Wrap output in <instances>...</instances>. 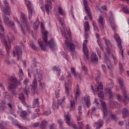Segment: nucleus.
Segmentation results:
<instances>
[{
	"mask_svg": "<svg viewBox=\"0 0 129 129\" xmlns=\"http://www.w3.org/2000/svg\"><path fill=\"white\" fill-rule=\"evenodd\" d=\"M101 104L102 106V111L103 113L104 114L103 117L105 118V119H106L107 120H108L109 119H110V118L111 119L114 120V121H116L118 118L115 115H113L111 114V113H108L107 111V108L106 107V103H105V102L103 101L102 100H100Z\"/></svg>",
	"mask_w": 129,
	"mask_h": 129,
	"instance_id": "f257e3e1",
	"label": "nucleus"
},
{
	"mask_svg": "<svg viewBox=\"0 0 129 129\" xmlns=\"http://www.w3.org/2000/svg\"><path fill=\"white\" fill-rule=\"evenodd\" d=\"M10 81H11L12 84L10 83L8 86L9 91L12 92L13 95H18V93L16 89H17V86L18 85H21V81H18L17 78H12L11 79H9Z\"/></svg>",
	"mask_w": 129,
	"mask_h": 129,
	"instance_id": "f03ea898",
	"label": "nucleus"
},
{
	"mask_svg": "<svg viewBox=\"0 0 129 129\" xmlns=\"http://www.w3.org/2000/svg\"><path fill=\"white\" fill-rule=\"evenodd\" d=\"M37 77H35L32 85V89H30V86H26L24 89V93L26 95H29V93L31 95H35L36 94V91L37 90Z\"/></svg>",
	"mask_w": 129,
	"mask_h": 129,
	"instance_id": "7ed1b4c3",
	"label": "nucleus"
},
{
	"mask_svg": "<svg viewBox=\"0 0 129 129\" xmlns=\"http://www.w3.org/2000/svg\"><path fill=\"white\" fill-rule=\"evenodd\" d=\"M48 34H49V32H48V31H45V30L43 31L42 32L43 41L45 42L46 46H49V47L51 50H54V48H55V46H56V44H55V42L54 41V38H52L48 41Z\"/></svg>",
	"mask_w": 129,
	"mask_h": 129,
	"instance_id": "20e7f679",
	"label": "nucleus"
},
{
	"mask_svg": "<svg viewBox=\"0 0 129 129\" xmlns=\"http://www.w3.org/2000/svg\"><path fill=\"white\" fill-rule=\"evenodd\" d=\"M64 50L66 52H69V51H73L74 50L75 46L73 43L68 41V37H66L65 40V45L64 46Z\"/></svg>",
	"mask_w": 129,
	"mask_h": 129,
	"instance_id": "39448f33",
	"label": "nucleus"
},
{
	"mask_svg": "<svg viewBox=\"0 0 129 129\" xmlns=\"http://www.w3.org/2000/svg\"><path fill=\"white\" fill-rule=\"evenodd\" d=\"M36 74L38 75L37 80L39 83V85L41 89H44L45 88V83H42V79L43 77L42 76V71L39 69H36Z\"/></svg>",
	"mask_w": 129,
	"mask_h": 129,
	"instance_id": "423d86ee",
	"label": "nucleus"
},
{
	"mask_svg": "<svg viewBox=\"0 0 129 129\" xmlns=\"http://www.w3.org/2000/svg\"><path fill=\"white\" fill-rule=\"evenodd\" d=\"M83 5L85 8V12L87 14L88 17H89V19H90V21H92V15L91 14V12H90V9L88 7V5L87 4V0H83Z\"/></svg>",
	"mask_w": 129,
	"mask_h": 129,
	"instance_id": "0eeeda50",
	"label": "nucleus"
},
{
	"mask_svg": "<svg viewBox=\"0 0 129 129\" xmlns=\"http://www.w3.org/2000/svg\"><path fill=\"white\" fill-rule=\"evenodd\" d=\"M114 38L117 43V46L121 51V55L122 57H123V50H122V46L121 45V39L117 34H115Z\"/></svg>",
	"mask_w": 129,
	"mask_h": 129,
	"instance_id": "6e6552de",
	"label": "nucleus"
},
{
	"mask_svg": "<svg viewBox=\"0 0 129 129\" xmlns=\"http://www.w3.org/2000/svg\"><path fill=\"white\" fill-rule=\"evenodd\" d=\"M87 40H85L84 41L83 44V50L85 56L87 57V60H89V52H88V50H87Z\"/></svg>",
	"mask_w": 129,
	"mask_h": 129,
	"instance_id": "1a4fd4ad",
	"label": "nucleus"
},
{
	"mask_svg": "<svg viewBox=\"0 0 129 129\" xmlns=\"http://www.w3.org/2000/svg\"><path fill=\"white\" fill-rule=\"evenodd\" d=\"M26 5L28 9L29 19L31 20V19H32V15L33 14V12H34V9L32 7V4H31L30 1H28Z\"/></svg>",
	"mask_w": 129,
	"mask_h": 129,
	"instance_id": "9d476101",
	"label": "nucleus"
},
{
	"mask_svg": "<svg viewBox=\"0 0 129 129\" xmlns=\"http://www.w3.org/2000/svg\"><path fill=\"white\" fill-rule=\"evenodd\" d=\"M5 6L6 9L5 7H3L1 8V11L3 12V13H4L5 15H6L7 16H10V14L9 11L11 10V7H10L9 3H8L7 4H5Z\"/></svg>",
	"mask_w": 129,
	"mask_h": 129,
	"instance_id": "9b49d317",
	"label": "nucleus"
},
{
	"mask_svg": "<svg viewBox=\"0 0 129 129\" xmlns=\"http://www.w3.org/2000/svg\"><path fill=\"white\" fill-rule=\"evenodd\" d=\"M21 22L22 23V24H23V25H25L27 30L30 32V27L29 26V24H28V23H27V20H26V17H25V15H22L21 16Z\"/></svg>",
	"mask_w": 129,
	"mask_h": 129,
	"instance_id": "f8f14e48",
	"label": "nucleus"
},
{
	"mask_svg": "<svg viewBox=\"0 0 129 129\" xmlns=\"http://www.w3.org/2000/svg\"><path fill=\"white\" fill-rule=\"evenodd\" d=\"M72 83H71V81L70 80H68L67 82H66V91H67V93H69L70 91L71 90V88H72Z\"/></svg>",
	"mask_w": 129,
	"mask_h": 129,
	"instance_id": "ddd939ff",
	"label": "nucleus"
},
{
	"mask_svg": "<svg viewBox=\"0 0 129 129\" xmlns=\"http://www.w3.org/2000/svg\"><path fill=\"white\" fill-rule=\"evenodd\" d=\"M18 99L22 102L23 104L24 105H27V103H26V99L25 98V95L23 93H20L18 94Z\"/></svg>",
	"mask_w": 129,
	"mask_h": 129,
	"instance_id": "4468645a",
	"label": "nucleus"
},
{
	"mask_svg": "<svg viewBox=\"0 0 129 129\" xmlns=\"http://www.w3.org/2000/svg\"><path fill=\"white\" fill-rule=\"evenodd\" d=\"M51 0H46L48 4L45 5V9L47 14H49V10L52 9V3L51 2Z\"/></svg>",
	"mask_w": 129,
	"mask_h": 129,
	"instance_id": "2eb2a0df",
	"label": "nucleus"
},
{
	"mask_svg": "<svg viewBox=\"0 0 129 129\" xmlns=\"http://www.w3.org/2000/svg\"><path fill=\"white\" fill-rule=\"evenodd\" d=\"M123 118L127 117L129 115V111L126 108H124L121 110Z\"/></svg>",
	"mask_w": 129,
	"mask_h": 129,
	"instance_id": "dca6fc26",
	"label": "nucleus"
},
{
	"mask_svg": "<svg viewBox=\"0 0 129 129\" xmlns=\"http://www.w3.org/2000/svg\"><path fill=\"white\" fill-rule=\"evenodd\" d=\"M20 116L24 120H28V121H30V119H29V118H28V114H27V112H26V111H21V112L20 113Z\"/></svg>",
	"mask_w": 129,
	"mask_h": 129,
	"instance_id": "f3484780",
	"label": "nucleus"
},
{
	"mask_svg": "<svg viewBox=\"0 0 129 129\" xmlns=\"http://www.w3.org/2000/svg\"><path fill=\"white\" fill-rule=\"evenodd\" d=\"M91 58V62L93 63V64H95L97 62V61H98V57H97V55L96 54H92L91 56H90Z\"/></svg>",
	"mask_w": 129,
	"mask_h": 129,
	"instance_id": "a211bd4d",
	"label": "nucleus"
},
{
	"mask_svg": "<svg viewBox=\"0 0 129 129\" xmlns=\"http://www.w3.org/2000/svg\"><path fill=\"white\" fill-rule=\"evenodd\" d=\"M102 125H103V121L101 120V119H99L98 122L94 123V126L95 127L97 126L96 129H100Z\"/></svg>",
	"mask_w": 129,
	"mask_h": 129,
	"instance_id": "6ab92c4d",
	"label": "nucleus"
},
{
	"mask_svg": "<svg viewBox=\"0 0 129 129\" xmlns=\"http://www.w3.org/2000/svg\"><path fill=\"white\" fill-rule=\"evenodd\" d=\"M3 43L6 47L7 53L9 55V54H10V49H11V46L8 44V42L7 41V39L6 38L4 39Z\"/></svg>",
	"mask_w": 129,
	"mask_h": 129,
	"instance_id": "aec40b11",
	"label": "nucleus"
},
{
	"mask_svg": "<svg viewBox=\"0 0 129 129\" xmlns=\"http://www.w3.org/2000/svg\"><path fill=\"white\" fill-rule=\"evenodd\" d=\"M123 95L124 96V99L123 100V102L124 104V105H127V103H128L129 101V98L127 97V94L125 93L124 94H123Z\"/></svg>",
	"mask_w": 129,
	"mask_h": 129,
	"instance_id": "412c9836",
	"label": "nucleus"
},
{
	"mask_svg": "<svg viewBox=\"0 0 129 129\" xmlns=\"http://www.w3.org/2000/svg\"><path fill=\"white\" fill-rule=\"evenodd\" d=\"M38 44L39 45L41 49L43 50V51H47L46 46L43 45V41H42L41 39H38Z\"/></svg>",
	"mask_w": 129,
	"mask_h": 129,
	"instance_id": "4be33fe9",
	"label": "nucleus"
},
{
	"mask_svg": "<svg viewBox=\"0 0 129 129\" xmlns=\"http://www.w3.org/2000/svg\"><path fill=\"white\" fill-rule=\"evenodd\" d=\"M15 51L17 56H18L19 57H20V56H22V48H21V47H16Z\"/></svg>",
	"mask_w": 129,
	"mask_h": 129,
	"instance_id": "5701e85b",
	"label": "nucleus"
},
{
	"mask_svg": "<svg viewBox=\"0 0 129 129\" xmlns=\"http://www.w3.org/2000/svg\"><path fill=\"white\" fill-rule=\"evenodd\" d=\"M75 101L74 99H72L71 100V106H70V110L71 111H73V110H75Z\"/></svg>",
	"mask_w": 129,
	"mask_h": 129,
	"instance_id": "b1692460",
	"label": "nucleus"
},
{
	"mask_svg": "<svg viewBox=\"0 0 129 129\" xmlns=\"http://www.w3.org/2000/svg\"><path fill=\"white\" fill-rule=\"evenodd\" d=\"M84 100L87 106L89 107V106H90V97L88 96H86L84 98Z\"/></svg>",
	"mask_w": 129,
	"mask_h": 129,
	"instance_id": "393cba45",
	"label": "nucleus"
},
{
	"mask_svg": "<svg viewBox=\"0 0 129 129\" xmlns=\"http://www.w3.org/2000/svg\"><path fill=\"white\" fill-rule=\"evenodd\" d=\"M85 33L89 31L90 30V26L88 22H85L84 23Z\"/></svg>",
	"mask_w": 129,
	"mask_h": 129,
	"instance_id": "a878e982",
	"label": "nucleus"
},
{
	"mask_svg": "<svg viewBox=\"0 0 129 129\" xmlns=\"http://www.w3.org/2000/svg\"><path fill=\"white\" fill-rule=\"evenodd\" d=\"M64 120L69 126H71V122L70 121V117H69V115H67L64 116Z\"/></svg>",
	"mask_w": 129,
	"mask_h": 129,
	"instance_id": "bb28decb",
	"label": "nucleus"
},
{
	"mask_svg": "<svg viewBox=\"0 0 129 129\" xmlns=\"http://www.w3.org/2000/svg\"><path fill=\"white\" fill-rule=\"evenodd\" d=\"M14 20L15 22H16V23H17L18 25L20 26V28L22 30V33L23 34H24V35H25V32L24 31V29H23V26H22V25H21V23L19 22V20H18V19L17 18H14Z\"/></svg>",
	"mask_w": 129,
	"mask_h": 129,
	"instance_id": "cd10ccee",
	"label": "nucleus"
},
{
	"mask_svg": "<svg viewBox=\"0 0 129 129\" xmlns=\"http://www.w3.org/2000/svg\"><path fill=\"white\" fill-rule=\"evenodd\" d=\"M104 39L107 47H112V45H111V43H110V41L108 39L106 38H104Z\"/></svg>",
	"mask_w": 129,
	"mask_h": 129,
	"instance_id": "c85d7f7f",
	"label": "nucleus"
},
{
	"mask_svg": "<svg viewBox=\"0 0 129 129\" xmlns=\"http://www.w3.org/2000/svg\"><path fill=\"white\" fill-rule=\"evenodd\" d=\"M40 125V122H36L35 123H32L30 125V127H33V128H35V127H38Z\"/></svg>",
	"mask_w": 129,
	"mask_h": 129,
	"instance_id": "c756f323",
	"label": "nucleus"
},
{
	"mask_svg": "<svg viewBox=\"0 0 129 129\" xmlns=\"http://www.w3.org/2000/svg\"><path fill=\"white\" fill-rule=\"evenodd\" d=\"M33 107H35L36 106L37 107H40V106H39V100L38 99H35L33 101Z\"/></svg>",
	"mask_w": 129,
	"mask_h": 129,
	"instance_id": "7c9ffc66",
	"label": "nucleus"
},
{
	"mask_svg": "<svg viewBox=\"0 0 129 129\" xmlns=\"http://www.w3.org/2000/svg\"><path fill=\"white\" fill-rule=\"evenodd\" d=\"M98 22L99 24H100L101 26L103 27L104 26V22H103V17L102 16H100L99 18V20L98 21Z\"/></svg>",
	"mask_w": 129,
	"mask_h": 129,
	"instance_id": "2f4dec72",
	"label": "nucleus"
},
{
	"mask_svg": "<svg viewBox=\"0 0 129 129\" xmlns=\"http://www.w3.org/2000/svg\"><path fill=\"white\" fill-rule=\"evenodd\" d=\"M46 125H47V121H46V120H44L43 121H41V122L40 123V128H44V127H45V126H46Z\"/></svg>",
	"mask_w": 129,
	"mask_h": 129,
	"instance_id": "473e14b6",
	"label": "nucleus"
},
{
	"mask_svg": "<svg viewBox=\"0 0 129 129\" xmlns=\"http://www.w3.org/2000/svg\"><path fill=\"white\" fill-rule=\"evenodd\" d=\"M105 92H106V93H108L110 97H112V91H111L110 89L106 88L105 89Z\"/></svg>",
	"mask_w": 129,
	"mask_h": 129,
	"instance_id": "72a5a7b5",
	"label": "nucleus"
},
{
	"mask_svg": "<svg viewBox=\"0 0 129 129\" xmlns=\"http://www.w3.org/2000/svg\"><path fill=\"white\" fill-rule=\"evenodd\" d=\"M120 88L121 90H122V94H124L125 93H126V91H125V87H124V85H122V86H120Z\"/></svg>",
	"mask_w": 129,
	"mask_h": 129,
	"instance_id": "f704fd0d",
	"label": "nucleus"
},
{
	"mask_svg": "<svg viewBox=\"0 0 129 129\" xmlns=\"http://www.w3.org/2000/svg\"><path fill=\"white\" fill-rule=\"evenodd\" d=\"M52 70H53V71H56L57 73H58L59 74H60V73H61V70H60V69H58V68H57V67H54L52 68Z\"/></svg>",
	"mask_w": 129,
	"mask_h": 129,
	"instance_id": "c9c22d12",
	"label": "nucleus"
},
{
	"mask_svg": "<svg viewBox=\"0 0 129 129\" xmlns=\"http://www.w3.org/2000/svg\"><path fill=\"white\" fill-rule=\"evenodd\" d=\"M58 12H59L60 15H61V16H64V15H65L64 11H63V10H62V8H61V7H58Z\"/></svg>",
	"mask_w": 129,
	"mask_h": 129,
	"instance_id": "e433bc0d",
	"label": "nucleus"
},
{
	"mask_svg": "<svg viewBox=\"0 0 129 129\" xmlns=\"http://www.w3.org/2000/svg\"><path fill=\"white\" fill-rule=\"evenodd\" d=\"M51 114V109L48 108L47 109V111H46L45 113H43L44 115H46V116H48V115H49Z\"/></svg>",
	"mask_w": 129,
	"mask_h": 129,
	"instance_id": "4c0bfd02",
	"label": "nucleus"
},
{
	"mask_svg": "<svg viewBox=\"0 0 129 129\" xmlns=\"http://www.w3.org/2000/svg\"><path fill=\"white\" fill-rule=\"evenodd\" d=\"M39 116L40 114L39 113H34L32 115V119H35V118L38 117Z\"/></svg>",
	"mask_w": 129,
	"mask_h": 129,
	"instance_id": "58836bf2",
	"label": "nucleus"
},
{
	"mask_svg": "<svg viewBox=\"0 0 129 129\" xmlns=\"http://www.w3.org/2000/svg\"><path fill=\"white\" fill-rule=\"evenodd\" d=\"M10 114H12V115L15 116V117L17 116L15 114V110L14 109V108H12V109H10Z\"/></svg>",
	"mask_w": 129,
	"mask_h": 129,
	"instance_id": "ea45409f",
	"label": "nucleus"
},
{
	"mask_svg": "<svg viewBox=\"0 0 129 129\" xmlns=\"http://www.w3.org/2000/svg\"><path fill=\"white\" fill-rule=\"evenodd\" d=\"M82 69H83V70L84 71H85V74L86 75L87 74V72H88V70H87V68L85 66H82Z\"/></svg>",
	"mask_w": 129,
	"mask_h": 129,
	"instance_id": "a19ab883",
	"label": "nucleus"
},
{
	"mask_svg": "<svg viewBox=\"0 0 129 129\" xmlns=\"http://www.w3.org/2000/svg\"><path fill=\"white\" fill-rule=\"evenodd\" d=\"M63 103V100L62 99H59L57 101V108H59V105H61V104H62V103Z\"/></svg>",
	"mask_w": 129,
	"mask_h": 129,
	"instance_id": "79ce46f5",
	"label": "nucleus"
},
{
	"mask_svg": "<svg viewBox=\"0 0 129 129\" xmlns=\"http://www.w3.org/2000/svg\"><path fill=\"white\" fill-rule=\"evenodd\" d=\"M15 26V23L12 21L9 22V27L11 28V29H14V27Z\"/></svg>",
	"mask_w": 129,
	"mask_h": 129,
	"instance_id": "37998d69",
	"label": "nucleus"
},
{
	"mask_svg": "<svg viewBox=\"0 0 129 129\" xmlns=\"http://www.w3.org/2000/svg\"><path fill=\"white\" fill-rule=\"evenodd\" d=\"M119 71L121 72L123 71V68L122 67V64L120 63V62H119Z\"/></svg>",
	"mask_w": 129,
	"mask_h": 129,
	"instance_id": "c03bdc74",
	"label": "nucleus"
},
{
	"mask_svg": "<svg viewBox=\"0 0 129 129\" xmlns=\"http://www.w3.org/2000/svg\"><path fill=\"white\" fill-rule=\"evenodd\" d=\"M6 106L5 105H1L0 106V111H5Z\"/></svg>",
	"mask_w": 129,
	"mask_h": 129,
	"instance_id": "a18cd8bd",
	"label": "nucleus"
},
{
	"mask_svg": "<svg viewBox=\"0 0 129 129\" xmlns=\"http://www.w3.org/2000/svg\"><path fill=\"white\" fill-rule=\"evenodd\" d=\"M73 75L75 78H78V79H80V75L79 74L76 73Z\"/></svg>",
	"mask_w": 129,
	"mask_h": 129,
	"instance_id": "49530a36",
	"label": "nucleus"
},
{
	"mask_svg": "<svg viewBox=\"0 0 129 129\" xmlns=\"http://www.w3.org/2000/svg\"><path fill=\"white\" fill-rule=\"evenodd\" d=\"M102 88H103V87L101 85H100V84H98V87H97V89H96V91H97L98 92V91H99V90L101 89H102Z\"/></svg>",
	"mask_w": 129,
	"mask_h": 129,
	"instance_id": "de8ad7c7",
	"label": "nucleus"
},
{
	"mask_svg": "<svg viewBox=\"0 0 129 129\" xmlns=\"http://www.w3.org/2000/svg\"><path fill=\"white\" fill-rule=\"evenodd\" d=\"M117 99L120 102H121V101H122V98H121V96L119 95H117Z\"/></svg>",
	"mask_w": 129,
	"mask_h": 129,
	"instance_id": "09e8293b",
	"label": "nucleus"
},
{
	"mask_svg": "<svg viewBox=\"0 0 129 129\" xmlns=\"http://www.w3.org/2000/svg\"><path fill=\"white\" fill-rule=\"evenodd\" d=\"M16 125L20 129H27V127L22 126L21 124L18 123L16 124Z\"/></svg>",
	"mask_w": 129,
	"mask_h": 129,
	"instance_id": "8fccbe9b",
	"label": "nucleus"
},
{
	"mask_svg": "<svg viewBox=\"0 0 129 129\" xmlns=\"http://www.w3.org/2000/svg\"><path fill=\"white\" fill-rule=\"evenodd\" d=\"M122 11L123 12V13H124V14H128V10H127L126 8H125V7H124L122 8Z\"/></svg>",
	"mask_w": 129,
	"mask_h": 129,
	"instance_id": "3c124183",
	"label": "nucleus"
},
{
	"mask_svg": "<svg viewBox=\"0 0 129 129\" xmlns=\"http://www.w3.org/2000/svg\"><path fill=\"white\" fill-rule=\"evenodd\" d=\"M113 59L114 60V63L115 65H116V64H117V57L114 56H113Z\"/></svg>",
	"mask_w": 129,
	"mask_h": 129,
	"instance_id": "603ef678",
	"label": "nucleus"
},
{
	"mask_svg": "<svg viewBox=\"0 0 129 129\" xmlns=\"http://www.w3.org/2000/svg\"><path fill=\"white\" fill-rule=\"evenodd\" d=\"M78 123L79 124V129H81L83 127V123L82 122H78Z\"/></svg>",
	"mask_w": 129,
	"mask_h": 129,
	"instance_id": "864d4df0",
	"label": "nucleus"
},
{
	"mask_svg": "<svg viewBox=\"0 0 129 129\" xmlns=\"http://www.w3.org/2000/svg\"><path fill=\"white\" fill-rule=\"evenodd\" d=\"M101 67L102 70H103V72H104V73H105V72H106V67L104 64H102Z\"/></svg>",
	"mask_w": 129,
	"mask_h": 129,
	"instance_id": "5fc2aeb1",
	"label": "nucleus"
},
{
	"mask_svg": "<svg viewBox=\"0 0 129 129\" xmlns=\"http://www.w3.org/2000/svg\"><path fill=\"white\" fill-rule=\"evenodd\" d=\"M30 47H31L32 49H33V50H37V46H36V45L33 44H31Z\"/></svg>",
	"mask_w": 129,
	"mask_h": 129,
	"instance_id": "6e6d98bb",
	"label": "nucleus"
},
{
	"mask_svg": "<svg viewBox=\"0 0 129 129\" xmlns=\"http://www.w3.org/2000/svg\"><path fill=\"white\" fill-rule=\"evenodd\" d=\"M60 92V90H57L56 91H55V95H56V97H57V98H58L59 94V93Z\"/></svg>",
	"mask_w": 129,
	"mask_h": 129,
	"instance_id": "4d7b16f0",
	"label": "nucleus"
},
{
	"mask_svg": "<svg viewBox=\"0 0 129 129\" xmlns=\"http://www.w3.org/2000/svg\"><path fill=\"white\" fill-rule=\"evenodd\" d=\"M61 54L62 55V56H63V58H66V59H67V60H68V59H67V54H66V53L64 52H61Z\"/></svg>",
	"mask_w": 129,
	"mask_h": 129,
	"instance_id": "13d9d810",
	"label": "nucleus"
},
{
	"mask_svg": "<svg viewBox=\"0 0 129 129\" xmlns=\"http://www.w3.org/2000/svg\"><path fill=\"white\" fill-rule=\"evenodd\" d=\"M104 60L106 62H107V61H109V58L108 57V56L106 54H105V55H104Z\"/></svg>",
	"mask_w": 129,
	"mask_h": 129,
	"instance_id": "bf43d9fd",
	"label": "nucleus"
},
{
	"mask_svg": "<svg viewBox=\"0 0 129 129\" xmlns=\"http://www.w3.org/2000/svg\"><path fill=\"white\" fill-rule=\"evenodd\" d=\"M58 78L60 80H64V77L62 75H60V74H58Z\"/></svg>",
	"mask_w": 129,
	"mask_h": 129,
	"instance_id": "052dcab7",
	"label": "nucleus"
},
{
	"mask_svg": "<svg viewBox=\"0 0 129 129\" xmlns=\"http://www.w3.org/2000/svg\"><path fill=\"white\" fill-rule=\"evenodd\" d=\"M71 72H72V74H73V75L76 73V72H75V69H74V68H71Z\"/></svg>",
	"mask_w": 129,
	"mask_h": 129,
	"instance_id": "680f3d73",
	"label": "nucleus"
},
{
	"mask_svg": "<svg viewBox=\"0 0 129 129\" xmlns=\"http://www.w3.org/2000/svg\"><path fill=\"white\" fill-rule=\"evenodd\" d=\"M110 47H107V48H106V51H107V53L108 54H110Z\"/></svg>",
	"mask_w": 129,
	"mask_h": 129,
	"instance_id": "e2e57ef3",
	"label": "nucleus"
},
{
	"mask_svg": "<svg viewBox=\"0 0 129 129\" xmlns=\"http://www.w3.org/2000/svg\"><path fill=\"white\" fill-rule=\"evenodd\" d=\"M59 23L61 24V26H63V25H64V21L62 18H60L59 19Z\"/></svg>",
	"mask_w": 129,
	"mask_h": 129,
	"instance_id": "0e129e2a",
	"label": "nucleus"
},
{
	"mask_svg": "<svg viewBox=\"0 0 129 129\" xmlns=\"http://www.w3.org/2000/svg\"><path fill=\"white\" fill-rule=\"evenodd\" d=\"M118 125L121 126L122 125H123V124H124V123L123 121H119V122H118Z\"/></svg>",
	"mask_w": 129,
	"mask_h": 129,
	"instance_id": "69168bd1",
	"label": "nucleus"
},
{
	"mask_svg": "<svg viewBox=\"0 0 129 129\" xmlns=\"http://www.w3.org/2000/svg\"><path fill=\"white\" fill-rule=\"evenodd\" d=\"M8 106L9 107V108H10V109H11L12 108H14L13 107V105H12V103H8L7 104Z\"/></svg>",
	"mask_w": 129,
	"mask_h": 129,
	"instance_id": "338daca9",
	"label": "nucleus"
},
{
	"mask_svg": "<svg viewBox=\"0 0 129 129\" xmlns=\"http://www.w3.org/2000/svg\"><path fill=\"white\" fill-rule=\"evenodd\" d=\"M50 129H56V127H55V125L54 124H52L50 127H49Z\"/></svg>",
	"mask_w": 129,
	"mask_h": 129,
	"instance_id": "774afa93",
	"label": "nucleus"
}]
</instances>
